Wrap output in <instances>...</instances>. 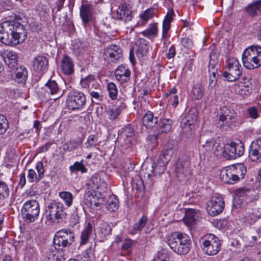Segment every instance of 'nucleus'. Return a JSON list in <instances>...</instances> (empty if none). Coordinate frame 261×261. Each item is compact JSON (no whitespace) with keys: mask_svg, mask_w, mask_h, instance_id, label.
<instances>
[{"mask_svg":"<svg viewBox=\"0 0 261 261\" xmlns=\"http://www.w3.org/2000/svg\"><path fill=\"white\" fill-rule=\"evenodd\" d=\"M253 192L254 191L251 189L242 188L238 189L236 194L243 200L245 197H249Z\"/></svg>","mask_w":261,"mask_h":261,"instance_id":"de8ad7c7","label":"nucleus"},{"mask_svg":"<svg viewBox=\"0 0 261 261\" xmlns=\"http://www.w3.org/2000/svg\"><path fill=\"white\" fill-rule=\"evenodd\" d=\"M261 9V0L256 1L249 4L246 8L247 13L252 16H254Z\"/></svg>","mask_w":261,"mask_h":261,"instance_id":"c9c22d12","label":"nucleus"},{"mask_svg":"<svg viewBox=\"0 0 261 261\" xmlns=\"http://www.w3.org/2000/svg\"><path fill=\"white\" fill-rule=\"evenodd\" d=\"M249 156L251 161L255 162H261V149L257 150L250 148Z\"/></svg>","mask_w":261,"mask_h":261,"instance_id":"a18cd8bd","label":"nucleus"},{"mask_svg":"<svg viewBox=\"0 0 261 261\" xmlns=\"http://www.w3.org/2000/svg\"><path fill=\"white\" fill-rule=\"evenodd\" d=\"M147 217L145 216H143L139 220L138 222L135 224L134 225V229L136 231L141 230L144 226L146 225L147 221Z\"/></svg>","mask_w":261,"mask_h":261,"instance_id":"4d7b16f0","label":"nucleus"},{"mask_svg":"<svg viewBox=\"0 0 261 261\" xmlns=\"http://www.w3.org/2000/svg\"><path fill=\"white\" fill-rule=\"evenodd\" d=\"M4 61L10 68L16 67L17 64V53L13 51H8L6 53V57H4Z\"/></svg>","mask_w":261,"mask_h":261,"instance_id":"cd10ccee","label":"nucleus"},{"mask_svg":"<svg viewBox=\"0 0 261 261\" xmlns=\"http://www.w3.org/2000/svg\"><path fill=\"white\" fill-rule=\"evenodd\" d=\"M98 142V138L94 135H90L86 142L87 148H91L93 147H96L99 145Z\"/></svg>","mask_w":261,"mask_h":261,"instance_id":"603ef678","label":"nucleus"},{"mask_svg":"<svg viewBox=\"0 0 261 261\" xmlns=\"http://www.w3.org/2000/svg\"><path fill=\"white\" fill-rule=\"evenodd\" d=\"M112 228L110 225L108 224L105 223L102 225L100 232L103 237H106L111 233Z\"/></svg>","mask_w":261,"mask_h":261,"instance_id":"e2e57ef3","label":"nucleus"},{"mask_svg":"<svg viewBox=\"0 0 261 261\" xmlns=\"http://www.w3.org/2000/svg\"><path fill=\"white\" fill-rule=\"evenodd\" d=\"M8 122L6 117L0 114V135L4 134L8 128Z\"/></svg>","mask_w":261,"mask_h":261,"instance_id":"5fc2aeb1","label":"nucleus"},{"mask_svg":"<svg viewBox=\"0 0 261 261\" xmlns=\"http://www.w3.org/2000/svg\"><path fill=\"white\" fill-rule=\"evenodd\" d=\"M45 87L46 91L49 93L51 95H55L57 94L59 91V87L57 83L55 80L50 79L45 84Z\"/></svg>","mask_w":261,"mask_h":261,"instance_id":"72a5a7b5","label":"nucleus"},{"mask_svg":"<svg viewBox=\"0 0 261 261\" xmlns=\"http://www.w3.org/2000/svg\"><path fill=\"white\" fill-rule=\"evenodd\" d=\"M93 227L90 222H88L85 228L81 232L80 245L86 244L89 241V237L92 233Z\"/></svg>","mask_w":261,"mask_h":261,"instance_id":"bb28decb","label":"nucleus"},{"mask_svg":"<svg viewBox=\"0 0 261 261\" xmlns=\"http://www.w3.org/2000/svg\"><path fill=\"white\" fill-rule=\"evenodd\" d=\"M203 95V89L200 84H195L192 88L190 96L194 100H198L201 99Z\"/></svg>","mask_w":261,"mask_h":261,"instance_id":"473e14b6","label":"nucleus"},{"mask_svg":"<svg viewBox=\"0 0 261 261\" xmlns=\"http://www.w3.org/2000/svg\"><path fill=\"white\" fill-rule=\"evenodd\" d=\"M44 213L46 219L51 222H61L66 216L63 204L55 201L46 206Z\"/></svg>","mask_w":261,"mask_h":261,"instance_id":"0eeeda50","label":"nucleus"},{"mask_svg":"<svg viewBox=\"0 0 261 261\" xmlns=\"http://www.w3.org/2000/svg\"><path fill=\"white\" fill-rule=\"evenodd\" d=\"M80 16L85 24L92 20L94 9L90 4H83L80 10Z\"/></svg>","mask_w":261,"mask_h":261,"instance_id":"6ab92c4d","label":"nucleus"},{"mask_svg":"<svg viewBox=\"0 0 261 261\" xmlns=\"http://www.w3.org/2000/svg\"><path fill=\"white\" fill-rule=\"evenodd\" d=\"M119 200L115 195L111 196L108 200L106 207L111 212L117 211L119 208Z\"/></svg>","mask_w":261,"mask_h":261,"instance_id":"f704fd0d","label":"nucleus"},{"mask_svg":"<svg viewBox=\"0 0 261 261\" xmlns=\"http://www.w3.org/2000/svg\"><path fill=\"white\" fill-rule=\"evenodd\" d=\"M173 121L170 119H164V133H169L172 130Z\"/></svg>","mask_w":261,"mask_h":261,"instance_id":"338daca9","label":"nucleus"},{"mask_svg":"<svg viewBox=\"0 0 261 261\" xmlns=\"http://www.w3.org/2000/svg\"><path fill=\"white\" fill-rule=\"evenodd\" d=\"M175 142L173 140H170L166 145L167 149L164 150V158L167 160H170L172 154L173 153V148L174 146Z\"/></svg>","mask_w":261,"mask_h":261,"instance_id":"09e8293b","label":"nucleus"},{"mask_svg":"<svg viewBox=\"0 0 261 261\" xmlns=\"http://www.w3.org/2000/svg\"><path fill=\"white\" fill-rule=\"evenodd\" d=\"M158 122V118L153 116L152 113L147 112L142 118V124L147 128H151L155 126Z\"/></svg>","mask_w":261,"mask_h":261,"instance_id":"393cba45","label":"nucleus"},{"mask_svg":"<svg viewBox=\"0 0 261 261\" xmlns=\"http://www.w3.org/2000/svg\"><path fill=\"white\" fill-rule=\"evenodd\" d=\"M15 74L16 82L21 84L25 82L28 77V71L25 67L16 68Z\"/></svg>","mask_w":261,"mask_h":261,"instance_id":"c756f323","label":"nucleus"},{"mask_svg":"<svg viewBox=\"0 0 261 261\" xmlns=\"http://www.w3.org/2000/svg\"><path fill=\"white\" fill-rule=\"evenodd\" d=\"M154 14V9L149 8L142 12L139 15L141 24H145L147 21L151 19Z\"/></svg>","mask_w":261,"mask_h":261,"instance_id":"e433bc0d","label":"nucleus"},{"mask_svg":"<svg viewBox=\"0 0 261 261\" xmlns=\"http://www.w3.org/2000/svg\"><path fill=\"white\" fill-rule=\"evenodd\" d=\"M156 32V25L155 24H151L148 29L142 32V34L145 37H149L155 35Z\"/></svg>","mask_w":261,"mask_h":261,"instance_id":"13d9d810","label":"nucleus"},{"mask_svg":"<svg viewBox=\"0 0 261 261\" xmlns=\"http://www.w3.org/2000/svg\"><path fill=\"white\" fill-rule=\"evenodd\" d=\"M69 170L71 173L78 171H81L82 173H86L87 171V169L83 164V160L80 162H75L73 165L69 167Z\"/></svg>","mask_w":261,"mask_h":261,"instance_id":"ea45409f","label":"nucleus"},{"mask_svg":"<svg viewBox=\"0 0 261 261\" xmlns=\"http://www.w3.org/2000/svg\"><path fill=\"white\" fill-rule=\"evenodd\" d=\"M116 13L117 18L119 20L126 22L132 19L131 7L129 4L125 2H122L119 5Z\"/></svg>","mask_w":261,"mask_h":261,"instance_id":"dca6fc26","label":"nucleus"},{"mask_svg":"<svg viewBox=\"0 0 261 261\" xmlns=\"http://www.w3.org/2000/svg\"><path fill=\"white\" fill-rule=\"evenodd\" d=\"M107 89L110 98L113 100L116 99L118 93L116 85L112 82L109 83L107 85Z\"/></svg>","mask_w":261,"mask_h":261,"instance_id":"49530a36","label":"nucleus"},{"mask_svg":"<svg viewBox=\"0 0 261 261\" xmlns=\"http://www.w3.org/2000/svg\"><path fill=\"white\" fill-rule=\"evenodd\" d=\"M252 91V88L249 86L243 85L238 91V94L242 97H246L249 96Z\"/></svg>","mask_w":261,"mask_h":261,"instance_id":"680f3d73","label":"nucleus"},{"mask_svg":"<svg viewBox=\"0 0 261 261\" xmlns=\"http://www.w3.org/2000/svg\"><path fill=\"white\" fill-rule=\"evenodd\" d=\"M48 59L43 56H37L33 61V69L39 73H44L48 69Z\"/></svg>","mask_w":261,"mask_h":261,"instance_id":"a211bd4d","label":"nucleus"},{"mask_svg":"<svg viewBox=\"0 0 261 261\" xmlns=\"http://www.w3.org/2000/svg\"><path fill=\"white\" fill-rule=\"evenodd\" d=\"M125 108V104L121 103L120 106H118L115 108L109 109L108 111L109 118L111 120H116Z\"/></svg>","mask_w":261,"mask_h":261,"instance_id":"2f4dec72","label":"nucleus"},{"mask_svg":"<svg viewBox=\"0 0 261 261\" xmlns=\"http://www.w3.org/2000/svg\"><path fill=\"white\" fill-rule=\"evenodd\" d=\"M115 21V19L112 16H109L103 19L101 25L107 29L116 31L117 28Z\"/></svg>","mask_w":261,"mask_h":261,"instance_id":"4c0bfd02","label":"nucleus"},{"mask_svg":"<svg viewBox=\"0 0 261 261\" xmlns=\"http://www.w3.org/2000/svg\"><path fill=\"white\" fill-rule=\"evenodd\" d=\"M149 46L146 41L143 39H140L138 44V48L136 49V55L139 59H143L146 57L149 53Z\"/></svg>","mask_w":261,"mask_h":261,"instance_id":"b1692460","label":"nucleus"},{"mask_svg":"<svg viewBox=\"0 0 261 261\" xmlns=\"http://www.w3.org/2000/svg\"><path fill=\"white\" fill-rule=\"evenodd\" d=\"M176 93L177 89H174L172 95L165 98L169 103H171L173 108H176L178 105V96Z\"/></svg>","mask_w":261,"mask_h":261,"instance_id":"864d4df0","label":"nucleus"},{"mask_svg":"<svg viewBox=\"0 0 261 261\" xmlns=\"http://www.w3.org/2000/svg\"><path fill=\"white\" fill-rule=\"evenodd\" d=\"M59 196L65 202V204L68 206H70L72 204L73 195L69 192L62 191L59 193Z\"/></svg>","mask_w":261,"mask_h":261,"instance_id":"37998d69","label":"nucleus"},{"mask_svg":"<svg viewBox=\"0 0 261 261\" xmlns=\"http://www.w3.org/2000/svg\"><path fill=\"white\" fill-rule=\"evenodd\" d=\"M61 69L64 74L71 75L74 72L73 60L67 55H64L61 61Z\"/></svg>","mask_w":261,"mask_h":261,"instance_id":"412c9836","label":"nucleus"},{"mask_svg":"<svg viewBox=\"0 0 261 261\" xmlns=\"http://www.w3.org/2000/svg\"><path fill=\"white\" fill-rule=\"evenodd\" d=\"M181 44L186 48H190L193 46V42L191 39L185 37L181 39Z\"/></svg>","mask_w":261,"mask_h":261,"instance_id":"69168bd1","label":"nucleus"},{"mask_svg":"<svg viewBox=\"0 0 261 261\" xmlns=\"http://www.w3.org/2000/svg\"><path fill=\"white\" fill-rule=\"evenodd\" d=\"M89 93L91 97L92 100L93 101V99H94L96 103L101 102L103 100V95L102 90H100L99 91H92Z\"/></svg>","mask_w":261,"mask_h":261,"instance_id":"6e6d98bb","label":"nucleus"},{"mask_svg":"<svg viewBox=\"0 0 261 261\" xmlns=\"http://www.w3.org/2000/svg\"><path fill=\"white\" fill-rule=\"evenodd\" d=\"M19 16H16L13 20L1 23L0 41L12 46L23 42L27 38V32Z\"/></svg>","mask_w":261,"mask_h":261,"instance_id":"f257e3e1","label":"nucleus"},{"mask_svg":"<svg viewBox=\"0 0 261 261\" xmlns=\"http://www.w3.org/2000/svg\"><path fill=\"white\" fill-rule=\"evenodd\" d=\"M40 207L38 202L35 200H28L21 209V215L27 222L35 221L38 217Z\"/></svg>","mask_w":261,"mask_h":261,"instance_id":"9b49d317","label":"nucleus"},{"mask_svg":"<svg viewBox=\"0 0 261 261\" xmlns=\"http://www.w3.org/2000/svg\"><path fill=\"white\" fill-rule=\"evenodd\" d=\"M198 212L192 208H189L186 211L185 216L183 219L188 227H190L194 224L198 216Z\"/></svg>","mask_w":261,"mask_h":261,"instance_id":"a878e982","label":"nucleus"},{"mask_svg":"<svg viewBox=\"0 0 261 261\" xmlns=\"http://www.w3.org/2000/svg\"><path fill=\"white\" fill-rule=\"evenodd\" d=\"M223 146L222 153L226 158L228 159H234V142H231L230 143H227L225 145L222 144Z\"/></svg>","mask_w":261,"mask_h":261,"instance_id":"c85d7f7f","label":"nucleus"},{"mask_svg":"<svg viewBox=\"0 0 261 261\" xmlns=\"http://www.w3.org/2000/svg\"><path fill=\"white\" fill-rule=\"evenodd\" d=\"M219 66V60L214 55H211L209 61L208 70L217 69L218 70Z\"/></svg>","mask_w":261,"mask_h":261,"instance_id":"bf43d9fd","label":"nucleus"},{"mask_svg":"<svg viewBox=\"0 0 261 261\" xmlns=\"http://www.w3.org/2000/svg\"><path fill=\"white\" fill-rule=\"evenodd\" d=\"M102 202L103 201H100L99 200L97 201H95L93 199L91 200L90 198H89L87 199V201H86V202L85 203V204L87 205V206L89 207L92 208L93 206H94L96 208L99 206L100 204H101Z\"/></svg>","mask_w":261,"mask_h":261,"instance_id":"0e129e2a","label":"nucleus"},{"mask_svg":"<svg viewBox=\"0 0 261 261\" xmlns=\"http://www.w3.org/2000/svg\"><path fill=\"white\" fill-rule=\"evenodd\" d=\"M104 56L109 63H116L122 57L123 51L119 45L111 44L105 49Z\"/></svg>","mask_w":261,"mask_h":261,"instance_id":"ddd939ff","label":"nucleus"},{"mask_svg":"<svg viewBox=\"0 0 261 261\" xmlns=\"http://www.w3.org/2000/svg\"><path fill=\"white\" fill-rule=\"evenodd\" d=\"M101 175L98 174H95L90 179V181L92 182L97 188L101 186H105V185H106L104 180H101Z\"/></svg>","mask_w":261,"mask_h":261,"instance_id":"3c124183","label":"nucleus"},{"mask_svg":"<svg viewBox=\"0 0 261 261\" xmlns=\"http://www.w3.org/2000/svg\"><path fill=\"white\" fill-rule=\"evenodd\" d=\"M199 242L202 252L207 255H216L221 248L220 240L212 233H207L201 237Z\"/></svg>","mask_w":261,"mask_h":261,"instance_id":"423d86ee","label":"nucleus"},{"mask_svg":"<svg viewBox=\"0 0 261 261\" xmlns=\"http://www.w3.org/2000/svg\"><path fill=\"white\" fill-rule=\"evenodd\" d=\"M175 16L173 10L169 9L165 17H164V43H166L165 40L168 37H170L167 32L170 29V23L173 20Z\"/></svg>","mask_w":261,"mask_h":261,"instance_id":"5701e85b","label":"nucleus"},{"mask_svg":"<svg viewBox=\"0 0 261 261\" xmlns=\"http://www.w3.org/2000/svg\"><path fill=\"white\" fill-rule=\"evenodd\" d=\"M234 159L240 157L242 156L244 152V144L241 142H239V143L234 142Z\"/></svg>","mask_w":261,"mask_h":261,"instance_id":"8fccbe9b","label":"nucleus"},{"mask_svg":"<svg viewBox=\"0 0 261 261\" xmlns=\"http://www.w3.org/2000/svg\"><path fill=\"white\" fill-rule=\"evenodd\" d=\"M167 244L174 252L182 255L187 254L190 250L191 241L187 234L174 232L167 237Z\"/></svg>","mask_w":261,"mask_h":261,"instance_id":"f03ea898","label":"nucleus"},{"mask_svg":"<svg viewBox=\"0 0 261 261\" xmlns=\"http://www.w3.org/2000/svg\"><path fill=\"white\" fill-rule=\"evenodd\" d=\"M200 141H204V143L202 145V147L208 153H213L216 155L221 154L223 146L219 142H217L213 138H210L205 140L204 136L201 138Z\"/></svg>","mask_w":261,"mask_h":261,"instance_id":"4468645a","label":"nucleus"},{"mask_svg":"<svg viewBox=\"0 0 261 261\" xmlns=\"http://www.w3.org/2000/svg\"><path fill=\"white\" fill-rule=\"evenodd\" d=\"M9 196V189L5 182L0 180V200L7 198Z\"/></svg>","mask_w":261,"mask_h":261,"instance_id":"c03bdc74","label":"nucleus"},{"mask_svg":"<svg viewBox=\"0 0 261 261\" xmlns=\"http://www.w3.org/2000/svg\"><path fill=\"white\" fill-rule=\"evenodd\" d=\"M226 63V70L223 73V76L227 81H236L242 75V67L238 59L234 58L228 59Z\"/></svg>","mask_w":261,"mask_h":261,"instance_id":"1a4fd4ad","label":"nucleus"},{"mask_svg":"<svg viewBox=\"0 0 261 261\" xmlns=\"http://www.w3.org/2000/svg\"><path fill=\"white\" fill-rule=\"evenodd\" d=\"M97 82V81L94 75L89 74L81 80L80 85L82 88L88 90Z\"/></svg>","mask_w":261,"mask_h":261,"instance_id":"7c9ffc66","label":"nucleus"},{"mask_svg":"<svg viewBox=\"0 0 261 261\" xmlns=\"http://www.w3.org/2000/svg\"><path fill=\"white\" fill-rule=\"evenodd\" d=\"M247 113L249 117L253 119H256L258 116V111L255 107H249L247 109Z\"/></svg>","mask_w":261,"mask_h":261,"instance_id":"774afa93","label":"nucleus"},{"mask_svg":"<svg viewBox=\"0 0 261 261\" xmlns=\"http://www.w3.org/2000/svg\"><path fill=\"white\" fill-rule=\"evenodd\" d=\"M198 118L197 113L195 109L190 110L186 116L183 118L181 122V126L186 128L190 127L194 125Z\"/></svg>","mask_w":261,"mask_h":261,"instance_id":"4be33fe9","label":"nucleus"},{"mask_svg":"<svg viewBox=\"0 0 261 261\" xmlns=\"http://www.w3.org/2000/svg\"><path fill=\"white\" fill-rule=\"evenodd\" d=\"M242 63L248 69H253L261 66V46L252 45L244 50L242 54Z\"/></svg>","mask_w":261,"mask_h":261,"instance_id":"7ed1b4c3","label":"nucleus"},{"mask_svg":"<svg viewBox=\"0 0 261 261\" xmlns=\"http://www.w3.org/2000/svg\"><path fill=\"white\" fill-rule=\"evenodd\" d=\"M75 241L74 232L69 229H62L56 232L53 244L57 250H64L69 247Z\"/></svg>","mask_w":261,"mask_h":261,"instance_id":"39448f33","label":"nucleus"},{"mask_svg":"<svg viewBox=\"0 0 261 261\" xmlns=\"http://www.w3.org/2000/svg\"><path fill=\"white\" fill-rule=\"evenodd\" d=\"M190 162L187 160H179L176 163L175 173L178 179L181 181H186L187 176L190 174L188 169Z\"/></svg>","mask_w":261,"mask_h":261,"instance_id":"2eb2a0df","label":"nucleus"},{"mask_svg":"<svg viewBox=\"0 0 261 261\" xmlns=\"http://www.w3.org/2000/svg\"><path fill=\"white\" fill-rule=\"evenodd\" d=\"M130 71L125 65H119L115 71V75L117 81L121 83L126 82L129 79Z\"/></svg>","mask_w":261,"mask_h":261,"instance_id":"aec40b11","label":"nucleus"},{"mask_svg":"<svg viewBox=\"0 0 261 261\" xmlns=\"http://www.w3.org/2000/svg\"><path fill=\"white\" fill-rule=\"evenodd\" d=\"M218 117L216 125L224 130L230 127L237 120V114L234 110L228 107L222 108L219 111Z\"/></svg>","mask_w":261,"mask_h":261,"instance_id":"6e6552de","label":"nucleus"},{"mask_svg":"<svg viewBox=\"0 0 261 261\" xmlns=\"http://www.w3.org/2000/svg\"><path fill=\"white\" fill-rule=\"evenodd\" d=\"M132 184L133 187L136 188L137 190L140 191L144 190L145 186L144 182L140 175H136L132 178Z\"/></svg>","mask_w":261,"mask_h":261,"instance_id":"a19ab883","label":"nucleus"},{"mask_svg":"<svg viewBox=\"0 0 261 261\" xmlns=\"http://www.w3.org/2000/svg\"><path fill=\"white\" fill-rule=\"evenodd\" d=\"M86 102V96L83 92L73 90L68 93L66 104L69 110H81L85 106Z\"/></svg>","mask_w":261,"mask_h":261,"instance_id":"9d476101","label":"nucleus"},{"mask_svg":"<svg viewBox=\"0 0 261 261\" xmlns=\"http://www.w3.org/2000/svg\"><path fill=\"white\" fill-rule=\"evenodd\" d=\"M36 169L38 175L33 169L28 170V178L30 182H38L43 178L44 175L43 164L42 162H38L36 165Z\"/></svg>","mask_w":261,"mask_h":261,"instance_id":"f3484780","label":"nucleus"},{"mask_svg":"<svg viewBox=\"0 0 261 261\" xmlns=\"http://www.w3.org/2000/svg\"><path fill=\"white\" fill-rule=\"evenodd\" d=\"M90 198L92 200L93 199L95 201L100 200V201H103V197L102 196V195L101 193L99 192H96L95 191H88L84 197V203H86V201H87V199Z\"/></svg>","mask_w":261,"mask_h":261,"instance_id":"58836bf2","label":"nucleus"},{"mask_svg":"<svg viewBox=\"0 0 261 261\" xmlns=\"http://www.w3.org/2000/svg\"><path fill=\"white\" fill-rule=\"evenodd\" d=\"M245 222L249 224H252L254 223L258 219V216L254 214L253 212L248 213V214L245 217Z\"/></svg>","mask_w":261,"mask_h":261,"instance_id":"052dcab7","label":"nucleus"},{"mask_svg":"<svg viewBox=\"0 0 261 261\" xmlns=\"http://www.w3.org/2000/svg\"><path fill=\"white\" fill-rule=\"evenodd\" d=\"M246 170L242 164L233 165L223 168L220 172V178L225 183L234 184L244 178Z\"/></svg>","mask_w":261,"mask_h":261,"instance_id":"20e7f679","label":"nucleus"},{"mask_svg":"<svg viewBox=\"0 0 261 261\" xmlns=\"http://www.w3.org/2000/svg\"><path fill=\"white\" fill-rule=\"evenodd\" d=\"M223 198L220 196H213L207 203L206 210L209 215L216 216L221 213L224 208Z\"/></svg>","mask_w":261,"mask_h":261,"instance_id":"f8f14e48","label":"nucleus"},{"mask_svg":"<svg viewBox=\"0 0 261 261\" xmlns=\"http://www.w3.org/2000/svg\"><path fill=\"white\" fill-rule=\"evenodd\" d=\"M134 135V128L131 124H127L121 130L120 137L123 139L132 137Z\"/></svg>","mask_w":261,"mask_h":261,"instance_id":"79ce46f5","label":"nucleus"}]
</instances>
